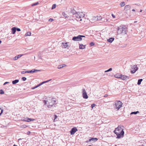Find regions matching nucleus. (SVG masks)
<instances>
[{
  "label": "nucleus",
  "instance_id": "obj_34",
  "mask_svg": "<svg viewBox=\"0 0 146 146\" xmlns=\"http://www.w3.org/2000/svg\"><path fill=\"white\" fill-rule=\"evenodd\" d=\"M112 70V68H110L109 69H108V70H106L105 71V72H109V71H111Z\"/></svg>",
  "mask_w": 146,
  "mask_h": 146
},
{
  "label": "nucleus",
  "instance_id": "obj_7",
  "mask_svg": "<svg viewBox=\"0 0 146 146\" xmlns=\"http://www.w3.org/2000/svg\"><path fill=\"white\" fill-rule=\"evenodd\" d=\"M82 93L83 98L84 99H87L88 98L85 89H83L82 90Z\"/></svg>",
  "mask_w": 146,
  "mask_h": 146
},
{
  "label": "nucleus",
  "instance_id": "obj_2",
  "mask_svg": "<svg viewBox=\"0 0 146 146\" xmlns=\"http://www.w3.org/2000/svg\"><path fill=\"white\" fill-rule=\"evenodd\" d=\"M56 101L53 99L49 100L47 104V107L49 108H52L53 107H55L54 105L56 104Z\"/></svg>",
  "mask_w": 146,
  "mask_h": 146
},
{
  "label": "nucleus",
  "instance_id": "obj_14",
  "mask_svg": "<svg viewBox=\"0 0 146 146\" xmlns=\"http://www.w3.org/2000/svg\"><path fill=\"white\" fill-rule=\"evenodd\" d=\"M70 13L73 15L76 14L77 13V12L74 9H71Z\"/></svg>",
  "mask_w": 146,
  "mask_h": 146
},
{
  "label": "nucleus",
  "instance_id": "obj_52",
  "mask_svg": "<svg viewBox=\"0 0 146 146\" xmlns=\"http://www.w3.org/2000/svg\"><path fill=\"white\" fill-rule=\"evenodd\" d=\"M41 83V84H42H42H43L44 83H46V82L45 81H43V82H42Z\"/></svg>",
  "mask_w": 146,
  "mask_h": 146
},
{
  "label": "nucleus",
  "instance_id": "obj_28",
  "mask_svg": "<svg viewBox=\"0 0 146 146\" xmlns=\"http://www.w3.org/2000/svg\"><path fill=\"white\" fill-rule=\"evenodd\" d=\"M33 73L37 72H40L41 71V70H38L36 69H33Z\"/></svg>",
  "mask_w": 146,
  "mask_h": 146
},
{
  "label": "nucleus",
  "instance_id": "obj_53",
  "mask_svg": "<svg viewBox=\"0 0 146 146\" xmlns=\"http://www.w3.org/2000/svg\"><path fill=\"white\" fill-rule=\"evenodd\" d=\"M108 96V94H106L104 96V97H107Z\"/></svg>",
  "mask_w": 146,
  "mask_h": 146
},
{
  "label": "nucleus",
  "instance_id": "obj_56",
  "mask_svg": "<svg viewBox=\"0 0 146 146\" xmlns=\"http://www.w3.org/2000/svg\"><path fill=\"white\" fill-rule=\"evenodd\" d=\"M22 139H21V138H20V139H19L18 140V141H19L20 140H21Z\"/></svg>",
  "mask_w": 146,
  "mask_h": 146
},
{
  "label": "nucleus",
  "instance_id": "obj_9",
  "mask_svg": "<svg viewBox=\"0 0 146 146\" xmlns=\"http://www.w3.org/2000/svg\"><path fill=\"white\" fill-rule=\"evenodd\" d=\"M78 130L77 129L76 127H74L72 128L70 131L71 135H74Z\"/></svg>",
  "mask_w": 146,
  "mask_h": 146
},
{
  "label": "nucleus",
  "instance_id": "obj_47",
  "mask_svg": "<svg viewBox=\"0 0 146 146\" xmlns=\"http://www.w3.org/2000/svg\"><path fill=\"white\" fill-rule=\"evenodd\" d=\"M9 82H5L4 83V84H3V85H5L6 84H8V83H9Z\"/></svg>",
  "mask_w": 146,
  "mask_h": 146
},
{
  "label": "nucleus",
  "instance_id": "obj_26",
  "mask_svg": "<svg viewBox=\"0 0 146 146\" xmlns=\"http://www.w3.org/2000/svg\"><path fill=\"white\" fill-rule=\"evenodd\" d=\"M139 113V112L138 111H136L132 112L130 114L131 115V114H134L135 115Z\"/></svg>",
  "mask_w": 146,
  "mask_h": 146
},
{
  "label": "nucleus",
  "instance_id": "obj_29",
  "mask_svg": "<svg viewBox=\"0 0 146 146\" xmlns=\"http://www.w3.org/2000/svg\"><path fill=\"white\" fill-rule=\"evenodd\" d=\"M76 16L77 18H81V17H80V15H79L78 14V12L76 14Z\"/></svg>",
  "mask_w": 146,
  "mask_h": 146
},
{
  "label": "nucleus",
  "instance_id": "obj_46",
  "mask_svg": "<svg viewBox=\"0 0 146 146\" xmlns=\"http://www.w3.org/2000/svg\"><path fill=\"white\" fill-rule=\"evenodd\" d=\"M91 138L90 139H89L88 140H87V141H86V143H88L89 142H90V141H91Z\"/></svg>",
  "mask_w": 146,
  "mask_h": 146
},
{
  "label": "nucleus",
  "instance_id": "obj_64",
  "mask_svg": "<svg viewBox=\"0 0 146 146\" xmlns=\"http://www.w3.org/2000/svg\"><path fill=\"white\" fill-rule=\"evenodd\" d=\"M82 20V19H81L80 20V21H81Z\"/></svg>",
  "mask_w": 146,
  "mask_h": 146
},
{
  "label": "nucleus",
  "instance_id": "obj_6",
  "mask_svg": "<svg viewBox=\"0 0 146 146\" xmlns=\"http://www.w3.org/2000/svg\"><path fill=\"white\" fill-rule=\"evenodd\" d=\"M82 38H80V35L76 36H74L72 38V40L76 41H79L82 40Z\"/></svg>",
  "mask_w": 146,
  "mask_h": 146
},
{
  "label": "nucleus",
  "instance_id": "obj_24",
  "mask_svg": "<svg viewBox=\"0 0 146 146\" xmlns=\"http://www.w3.org/2000/svg\"><path fill=\"white\" fill-rule=\"evenodd\" d=\"M143 79H141L138 80L137 84L138 85L141 84V82L142 81Z\"/></svg>",
  "mask_w": 146,
  "mask_h": 146
},
{
  "label": "nucleus",
  "instance_id": "obj_59",
  "mask_svg": "<svg viewBox=\"0 0 146 146\" xmlns=\"http://www.w3.org/2000/svg\"><path fill=\"white\" fill-rule=\"evenodd\" d=\"M13 146H17V145H16L15 144H14L13 145Z\"/></svg>",
  "mask_w": 146,
  "mask_h": 146
},
{
  "label": "nucleus",
  "instance_id": "obj_50",
  "mask_svg": "<svg viewBox=\"0 0 146 146\" xmlns=\"http://www.w3.org/2000/svg\"><path fill=\"white\" fill-rule=\"evenodd\" d=\"M112 16L113 18H115V16L113 14H112Z\"/></svg>",
  "mask_w": 146,
  "mask_h": 146
},
{
  "label": "nucleus",
  "instance_id": "obj_11",
  "mask_svg": "<svg viewBox=\"0 0 146 146\" xmlns=\"http://www.w3.org/2000/svg\"><path fill=\"white\" fill-rule=\"evenodd\" d=\"M121 78L123 80H125L129 79V77L128 76L122 74H121Z\"/></svg>",
  "mask_w": 146,
  "mask_h": 146
},
{
  "label": "nucleus",
  "instance_id": "obj_20",
  "mask_svg": "<svg viewBox=\"0 0 146 146\" xmlns=\"http://www.w3.org/2000/svg\"><path fill=\"white\" fill-rule=\"evenodd\" d=\"M114 38H111L108 39L107 40L110 43H111L114 40Z\"/></svg>",
  "mask_w": 146,
  "mask_h": 146
},
{
  "label": "nucleus",
  "instance_id": "obj_60",
  "mask_svg": "<svg viewBox=\"0 0 146 146\" xmlns=\"http://www.w3.org/2000/svg\"><path fill=\"white\" fill-rule=\"evenodd\" d=\"M105 20H106V22L107 21V19L106 20V19H105ZM104 21L106 22L105 20Z\"/></svg>",
  "mask_w": 146,
  "mask_h": 146
},
{
  "label": "nucleus",
  "instance_id": "obj_33",
  "mask_svg": "<svg viewBox=\"0 0 146 146\" xmlns=\"http://www.w3.org/2000/svg\"><path fill=\"white\" fill-rule=\"evenodd\" d=\"M56 7V5L55 4H54L53 5L52 7L51 8L52 9H55Z\"/></svg>",
  "mask_w": 146,
  "mask_h": 146
},
{
  "label": "nucleus",
  "instance_id": "obj_40",
  "mask_svg": "<svg viewBox=\"0 0 146 146\" xmlns=\"http://www.w3.org/2000/svg\"><path fill=\"white\" fill-rule=\"evenodd\" d=\"M3 112V110L1 108H0V115Z\"/></svg>",
  "mask_w": 146,
  "mask_h": 146
},
{
  "label": "nucleus",
  "instance_id": "obj_23",
  "mask_svg": "<svg viewBox=\"0 0 146 146\" xmlns=\"http://www.w3.org/2000/svg\"><path fill=\"white\" fill-rule=\"evenodd\" d=\"M19 82V80H14L12 81V84H15L17 83H18Z\"/></svg>",
  "mask_w": 146,
  "mask_h": 146
},
{
  "label": "nucleus",
  "instance_id": "obj_25",
  "mask_svg": "<svg viewBox=\"0 0 146 146\" xmlns=\"http://www.w3.org/2000/svg\"><path fill=\"white\" fill-rule=\"evenodd\" d=\"M62 44H63V47L64 48H66L67 46H68V45L67 44V43H62Z\"/></svg>",
  "mask_w": 146,
  "mask_h": 146
},
{
  "label": "nucleus",
  "instance_id": "obj_13",
  "mask_svg": "<svg viewBox=\"0 0 146 146\" xmlns=\"http://www.w3.org/2000/svg\"><path fill=\"white\" fill-rule=\"evenodd\" d=\"M23 55V54H19L13 58V60H17L19 58H20Z\"/></svg>",
  "mask_w": 146,
  "mask_h": 146
},
{
  "label": "nucleus",
  "instance_id": "obj_62",
  "mask_svg": "<svg viewBox=\"0 0 146 146\" xmlns=\"http://www.w3.org/2000/svg\"><path fill=\"white\" fill-rule=\"evenodd\" d=\"M32 88V89H35V87H33V88Z\"/></svg>",
  "mask_w": 146,
  "mask_h": 146
},
{
  "label": "nucleus",
  "instance_id": "obj_10",
  "mask_svg": "<svg viewBox=\"0 0 146 146\" xmlns=\"http://www.w3.org/2000/svg\"><path fill=\"white\" fill-rule=\"evenodd\" d=\"M23 121H24L27 122H30L31 121H33L35 120L34 119L28 118L27 117H24L23 118H22V120Z\"/></svg>",
  "mask_w": 146,
  "mask_h": 146
},
{
  "label": "nucleus",
  "instance_id": "obj_31",
  "mask_svg": "<svg viewBox=\"0 0 146 146\" xmlns=\"http://www.w3.org/2000/svg\"><path fill=\"white\" fill-rule=\"evenodd\" d=\"M125 5V2H121L120 4V5L122 7L124 6Z\"/></svg>",
  "mask_w": 146,
  "mask_h": 146
},
{
  "label": "nucleus",
  "instance_id": "obj_19",
  "mask_svg": "<svg viewBox=\"0 0 146 146\" xmlns=\"http://www.w3.org/2000/svg\"><path fill=\"white\" fill-rule=\"evenodd\" d=\"M86 45H83L82 44H79V48L80 49H84L85 48Z\"/></svg>",
  "mask_w": 146,
  "mask_h": 146
},
{
  "label": "nucleus",
  "instance_id": "obj_18",
  "mask_svg": "<svg viewBox=\"0 0 146 146\" xmlns=\"http://www.w3.org/2000/svg\"><path fill=\"white\" fill-rule=\"evenodd\" d=\"M91 141H92V143L95 142L98 140V139L96 138H92L90 137Z\"/></svg>",
  "mask_w": 146,
  "mask_h": 146
},
{
  "label": "nucleus",
  "instance_id": "obj_15",
  "mask_svg": "<svg viewBox=\"0 0 146 146\" xmlns=\"http://www.w3.org/2000/svg\"><path fill=\"white\" fill-rule=\"evenodd\" d=\"M16 31V27H13L11 29V32H12V34H15Z\"/></svg>",
  "mask_w": 146,
  "mask_h": 146
},
{
  "label": "nucleus",
  "instance_id": "obj_5",
  "mask_svg": "<svg viewBox=\"0 0 146 146\" xmlns=\"http://www.w3.org/2000/svg\"><path fill=\"white\" fill-rule=\"evenodd\" d=\"M131 74H134L138 69V68L136 65H131Z\"/></svg>",
  "mask_w": 146,
  "mask_h": 146
},
{
  "label": "nucleus",
  "instance_id": "obj_16",
  "mask_svg": "<svg viewBox=\"0 0 146 146\" xmlns=\"http://www.w3.org/2000/svg\"><path fill=\"white\" fill-rule=\"evenodd\" d=\"M131 7L129 5H126L125 7V10L126 11H127L129 10L130 9Z\"/></svg>",
  "mask_w": 146,
  "mask_h": 146
},
{
  "label": "nucleus",
  "instance_id": "obj_54",
  "mask_svg": "<svg viewBox=\"0 0 146 146\" xmlns=\"http://www.w3.org/2000/svg\"><path fill=\"white\" fill-rule=\"evenodd\" d=\"M51 80V79H50V80H49L46 81H45L46 82V83L47 82H49V81H50Z\"/></svg>",
  "mask_w": 146,
  "mask_h": 146
},
{
  "label": "nucleus",
  "instance_id": "obj_55",
  "mask_svg": "<svg viewBox=\"0 0 146 146\" xmlns=\"http://www.w3.org/2000/svg\"><path fill=\"white\" fill-rule=\"evenodd\" d=\"M31 132L30 131H28V132H27V134H29Z\"/></svg>",
  "mask_w": 146,
  "mask_h": 146
},
{
  "label": "nucleus",
  "instance_id": "obj_21",
  "mask_svg": "<svg viewBox=\"0 0 146 146\" xmlns=\"http://www.w3.org/2000/svg\"><path fill=\"white\" fill-rule=\"evenodd\" d=\"M78 14L81 17V18L83 17L84 16V14L82 12H78Z\"/></svg>",
  "mask_w": 146,
  "mask_h": 146
},
{
  "label": "nucleus",
  "instance_id": "obj_49",
  "mask_svg": "<svg viewBox=\"0 0 146 146\" xmlns=\"http://www.w3.org/2000/svg\"><path fill=\"white\" fill-rule=\"evenodd\" d=\"M42 85V84L41 83H40V84H39L37 85V87H38L39 86H40L41 85Z\"/></svg>",
  "mask_w": 146,
  "mask_h": 146
},
{
  "label": "nucleus",
  "instance_id": "obj_30",
  "mask_svg": "<svg viewBox=\"0 0 146 146\" xmlns=\"http://www.w3.org/2000/svg\"><path fill=\"white\" fill-rule=\"evenodd\" d=\"M62 15L64 17H65L67 18L68 17L67 16L66 14L64 12H63L62 13Z\"/></svg>",
  "mask_w": 146,
  "mask_h": 146
},
{
  "label": "nucleus",
  "instance_id": "obj_39",
  "mask_svg": "<svg viewBox=\"0 0 146 146\" xmlns=\"http://www.w3.org/2000/svg\"><path fill=\"white\" fill-rule=\"evenodd\" d=\"M33 70H32L30 71H27V73H33Z\"/></svg>",
  "mask_w": 146,
  "mask_h": 146
},
{
  "label": "nucleus",
  "instance_id": "obj_35",
  "mask_svg": "<svg viewBox=\"0 0 146 146\" xmlns=\"http://www.w3.org/2000/svg\"><path fill=\"white\" fill-rule=\"evenodd\" d=\"M48 101H46L45 100H44L43 102L44 103L45 105L47 104H47L48 103Z\"/></svg>",
  "mask_w": 146,
  "mask_h": 146
},
{
  "label": "nucleus",
  "instance_id": "obj_48",
  "mask_svg": "<svg viewBox=\"0 0 146 146\" xmlns=\"http://www.w3.org/2000/svg\"><path fill=\"white\" fill-rule=\"evenodd\" d=\"M80 37L81 38H82V37H85V36L84 35H80Z\"/></svg>",
  "mask_w": 146,
  "mask_h": 146
},
{
  "label": "nucleus",
  "instance_id": "obj_57",
  "mask_svg": "<svg viewBox=\"0 0 146 146\" xmlns=\"http://www.w3.org/2000/svg\"><path fill=\"white\" fill-rule=\"evenodd\" d=\"M132 11H135V10L134 9H133L132 10Z\"/></svg>",
  "mask_w": 146,
  "mask_h": 146
},
{
  "label": "nucleus",
  "instance_id": "obj_32",
  "mask_svg": "<svg viewBox=\"0 0 146 146\" xmlns=\"http://www.w3.org/2000/svg\"><path fill=\"white\" fill-rule=\"evenodd\" d=\"M31 35V32H27L25 34L26 36H30Z\"/></svg>",
  "mask_w": 146,
  "mask_h": 146
},
{
  "label": "nucleus",
  "instance_id": "obj_8",
  "mask_svg": "<svg viewBox=\"0 0 146 146\" xmlns=\"http://www.w3.org/2000/svg\"><path fill=\"white\" fill-rule=\"evenodd\" d=\"M122 130L123 131V129L120 126H119L117 128L115 129L113 132L115 133V132H121Z\"/></svg>",
  "mask_w": 146,
  "mask_h": 146
},
{
  "label": "nucleus",
  "instance_id": "obj_45",
  "mask_svg": "<svg viewBox=\"0 0 146 146\" xmlns=\"http://www.w3.org/2000/svg\"><path fill=\"white\" fill-rule=\"evenodd\" d=\"M54 20L53 19H52L50 18V19H49L48 21H49L52 22V21H54Z\"/></svg>",
  "mask_w": 146,
  "mask_h": 146
},
{
  "label": "nucleus",
  "instance_id": "obj_1",
  "mask_svg": "<svg viewBox=\"0 0 146 146\" xmlns=\"http://www.w3.org/2000/svg\"><path fill=\"white\" fill-rule=\"evenodd\" d=\"M127 31V27L125 26H121L118 28L117 33L118 34H122L124 35L126 34Z\"/></svg>",
  "mask_w": 146,
  "mask_h": 146
},
{
  "label": "nucleus",
  "instance_id": "obj_17",
  "mask_svg": "<svg viewBox=\"0 0 146 146\" xmlns=\"http://www.w3.org/2000/svg\"><path fill=\"white\" fill-rule=\"evenodd\" d=\"M121 74H115L114 76L115 77L117 78H121Z\"/></svg>",
  "mask_w": 146,
  "mask_h": 146
},
{
  "label": "nucleus",
  "instance_id": "obj_44",
  "mask_svg": "<svg viewBox=\"0 0 146 146\" xmlns=\"http://www.w3.org/2000/svg\"><path fill=\"white\" fill-rule=\"evenodd\" d=\"M16 30L18 31H21V29L20 28H17L16 27Z\"/></svg>",
  "mask_w": 146,
  "mask_h": 146
},
{
  "label": "nucleus",
  "instance_id": "obj_51",
  "mask_svg": "<svg viewBox=\"0 0 146 146\" xmlns=\"http://www.w3.org/2000/svg\"><path fill=\"white\" fill-rule=\"evenodd\" d=\"M54 116H55L54 119H56V118H57V116L56 115H55Z\"/></svg>",
  "mask_w": 146,
  "mask_h": 146
},
{
  "label": "nucleus",
  "instance_id": "obj_27",
  "mask_svg": "<svg viewBox=\"0 0 146 146\" xmlns=\"http://www.w3.org/2000/svg\"><path fill=\"white\" fill-rule=\"evenodd\" d=\"M97 21L100 20L102 19V17L100 16H97Z\"/></svg>",
  "mask_w": 146,
  "mask_h": 146
},
{
  "label": "nucleus",
  "instance_id": "obj_38",
  "mask_svg": "<svg viewBox=\"0 0 146 146\" xmlns=\"http://www.w3.org/2000/svg\"><path fill=\"white\" fill-rule=\"evenodd\" d=\"M0 94H4V92L2 90H0Z\"/></svg>",
  "mask_w": 146,
  "mask_h": 146
},
{
  "label": "nucleus",
  "instance_id": "obj_4",
  "mask_svg": "<svg viewBox=\"0 0 146 146\" xmlns=\"http://www.w3.org/2000/svg\"><path fill=\"white\" fill-rule=\"evenodd\" d=\"M115 134L117 136L116 138L117 139H119L120 138L123 137L124 132L122 130L121 132H115Z\"/></svg>",
  "mask_w": 146,
  "mask_h": 146
},
{
  "label": "nucleus",
  "instance_id": "obj_43",
  "mask_svg": "<svg viewBox=\"0 0 146 146\" xmlns=\"http://www.w3.org/2000/svg\"><path fill=\"white\" fill-rule=\"evenodd\" d=\"M27 71H23L21 72V73L22 74H24L26 73H27Z\"/></svg>",
  "mask_w": 146,
  "mask_h": 146
},
{
  "label": "nucleus",
  "instance_id": "obj_3",
  "mask_svg": "<svg viewBox=\"0 0 146 146\" xmlns=\"http://www.w3.org/2000/svg\"><path fill=\"white\" fill-rule=\"evenodd\" d=\"M122 103L120 101L116 100L115 102V105L114 108L115 109L119 110L122 107Z\"/></svg>",
  "mask_w": 146,
  "mask_h": 146
},
{
  "label": "nucleus",
  "instance_id": "obj_36",
  "mask_svg": "<svg viewBox=\"0 0 146 146\" xmlns=\"http://www.w3.org/2000/svg\"><path fill=\"white\" fill-rule=\"evenodd\" d=\"M38 2H36V3H34V4H32L31 6H35V5H38Z\"/></svg>",
  "mask_w": 146,
  "mask_h": 146
},
{
  "label": "nucleus",
  "instance_id": "obj_41",
  "mask_svg": "<svg viewBox=\"0 0 146 146\" xmlns=\"http://www.w3.org/2000/svg\"><path fill=\"white\" fill-rule=\"evenodd\" d=\"M22 79L23 81H25L26 80L27 78L25 77H23L22 78Z\"/></svg>",
  "mask_w": 146,
  "mask_h": 146
},
{
  "label": "nucleus",
  "instance_id": "obj_37",
  "mask_svg": "<svg viewBox=\"0 0 146 146\" xmlns=\"http://www.w3.org/2000/svg\"><path fill=\"white\" fill-rule=\"evenodd\" d=\"M90 45L91 46H92L95 45V44L94 42H91L90 43Z\"/></svg>",
  "mask_w": 146,
  "mask_h": 146
},
{
  "label": "nucleus",
  "instance_id": "obj_12",
  "mask_svg": "<svg viewBox=\"0 0 146 146\" xmlns=\"http://www.w3.org/2000/svg\"><path fill=\"white\" fill-rule=\"evenodd\" d=\"M97 16H93L92 17L91 20L92 22H95L97 21Z\"/></svg>",
  "mask_w": 146,
  "mask_h": 146
},
{
  "label": "nucleus",
  "instance_id": "obj_58",
  "mask_svg": "<svg viewBox=\"0 0 146 146\" xmlns=\"http://www.w3.org/2000/svg\"><path fill=\"white\" fill-rule=\"evenodd\" d=\"M35 87V88H37V86H35V87Z\"/></svg>",
  "mask_w": 146,
  "mask_h": 146
},
{
  "label": "nucleus",
  "instance_id": "obj_42",
  "mask_svg": "<svg viewBox=\"0 0 146 146\" xmlns=\"http://www.w3.org/2000/svg\"><path fill=\"white\" fill-rule=\"evenodd\" d=\"M96 105L95 104H92L91 105V108H93Z\"/></svg>",
  "mask_w": 146,
  "mask_h": 146
},
{
  "label": "nucleus",
  "instance_id": "obj_22",
  "mask_svg": "<svg viewBox=\"0 0 146 146\" xmlns=\"http://www.w3.org/2000/svg\"><path fill=\"white\" fill-rule=\"evenodd\" d=\"M66 66V64H60L58 66V69H60L63 67H65Z\"/></svg>",
  "mask_w": 146,
  "mask_h": 146
},
{
  "label": "nucleus",
  "instance_id": "obj_63",
  "mask_svg": "<svg viewBox=\"0 0 146 146\" xmlns=\"http://www.w3.org/2000/svg\"><path fill=\"white\" fill-rule=\"evenodd\" d=\"M142 11V10H141L140 12H141Z\"/></svg>",
  "mask_w": 146,
  "mask_h": 146
},
{
  "label": "nucleus",
  "instance_id": "obj_61",
  "mask_svg": "<svg viewBox=\"0 0 146 146\" xmlns=\"http://www.w3.org/2000/svg\"><path fill=\"white\" fill-rule=\"evenodd\" d=\"M2 41L1 40H0V44H1V43Z\"/></svg>",
  "mask_w": 146,
  "mask_h": 146
}]
</instances>
